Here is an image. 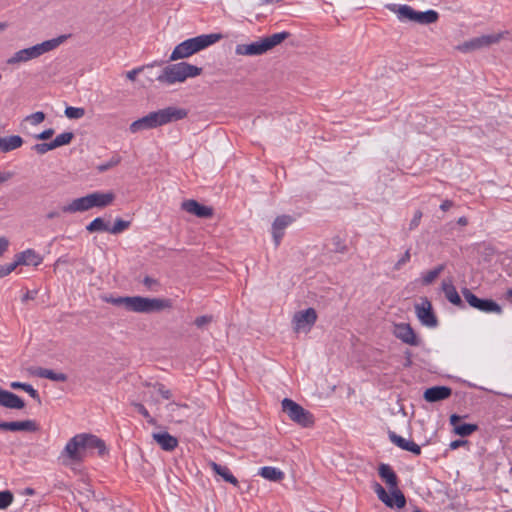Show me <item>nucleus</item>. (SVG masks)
Instances as JSON below:
<instances>
[{
    "label": "nucleus",
    "mask_w": 512,
    "mask_h": 512,
    "mask_svg": "<svg viewBox=\"0 0 512 512\" xmlns=\"http://www.w3.org/2000/svg\"><path fill=\"white\" fill-rule=\"evenodd\" d=\"M97 450L100 456L107 452L105 442L99 437L81 433L72 437L65 446L67 456L74 461H81L88 452Z\"/></svg>",
    "instance_id": "1"
},
{
    "label": "nucleus",
    "mask_w": 512,
    "mask_h": 512,
    "mask_svg": "<svg viewBox=\"0 0 512 512\" xmlns=\"http://www.w3.org/2000/svg\"><path fill=\"white\" fill-rule=\"evenodd\" d=\"M115 306H123L127 311L136 313H154L160 312L166 308L171 307V302L168 299L160 298H147L142 296H125V297H111L106 300Z\"/></svg>",
    "instance_id": "2"
},
{
    "label": "nucleus",
    "mask_w": 512,
    "mask_h": 512,
    "mask_svg": "<svg viewBox=\"0 0 512 512\" xmlns=\"http://www.w3.org/2000/svg\"><path fill=\"white\" fill-rule=\"evenodd\" d=\"M223 38L220 33L202 34L193 38H189L178 44L170 55L171 61L187 58Z\"/></svg>",
    "instance_id": "3"
},
{
    "label": "nucleus",
    "mask_w": 512,
    "mask_h": 512,
    "mask_svg": "<svg viewBox=\"0 0 512 512\" xmlns=\"http://www.w3.org/2000/svg\"><path fill=\"white\" fill-rule=\"evenodd\" d=\"M202 73V68L187 62H179L166 66L161 74L156 77L160 83L172 85L177 82H184L187 78L196 77Z\"/></svg>",
    "instance_id": "4"
},
{
    "label": "nucleus",
    "mask_w": 512,
    "mask_h": 512,
    "mask_svg": "<svg viewBox=\"0 0 512 512\" xmlns=\"http://www.w3.org/2000/svg\"><path fill=\"white\" fill-rule=\"evenodd\" d=\"M66 39L65 35L53 38L50 40L43 41L42 43L34 46L21 49L15 52L8 60L7 64L15 65L21 62H27L29 60L40 57L41 55L50 52L57 48Z\"/></svg>",
    "instance_id": "5"
},
{
    "label": "nucleus",
    "mask_w": 512,
    "mask_h": 512,
    "mask_svg": "<svg viewBox=\"0 0 512 512\" xmlns=\"http://www.w3.org/2000/svg\"><path fill=\"white\" fill-rule=\"evenodd\" d=\"M387 7L390 11L397 14L398 19L401 21L406 19L419 24H432L435 23L439 18V14L435 10L419 12L406 4H389Z\"/></svg>",
    "instance_id": "6"
},
{
    "label": "nucleus",
    "mask_w": 512,
    "mask_h": 512,
    "mask_svg": "<svg viewBox=\"0 0 512 512\" xmlns=\"http://www.w3.org/2000/svg\"><path fill=\"white\" fill-rule=\"evenodd\" d=\"M282 410L287 416L298 425L308 428L314 424V416L301 405L289 398L282 400Z\"/></svg>",
    "instance_id": "7"
},
{
    "label": "nucleus",
    "mask_w": 512,
    "mask_h": 512,
    "mask_svg": "<svg viewBox=\"0 0 512 512\" xmlns=\"http://www.w3.org/2000/svg\"><path fill=\"white\" fill-rule=\"evenodd\" d=\"M154 128L182 120L187 117L188 112L184 108L168 106L166 108L149 113Z\"/></svg>",
    "instance_id": "8"
},
{
    "label": "nucleus",
    "mask_w": 512,
    "mask_h": 512,
    "mask_svg": "<svg viewBox=\"0 0 512 512\" xmlns=\"http://www.w3.org/2000/svg\"><path fill=\"white\" fill-rule=\"evenodd\" d=\"M461 293L466 302L474 309H477L483 313H495L502 314V307L492 299H483L476 296L470 289L462 288Z\"/></svg>",
    "instance_id": "9"
},
{
    "label": "nucleus",
    "mask_w": 512,
    "mask_h": 512,
    "mask_svg": "<svg viewBox=\"0 0 512 512\" xmlns=\"http://www.w3.org/2000/svg\"><path fill=\"white\" fill-rule=\"evenodd\" d=\"M374 491L377 494L380 501H382L387 507H397L402 509L406 505V498L400 489H390V495L386 490L379 484H374Z\"/></svg>",
    "instance_id": "10"
},
{
    "label": "nucleus",
    "mask_w": 512,
    "mask_h": 512,
    "mask_svg": "<svg viewBox=\"0 0 512 512\" xmlns=\"http://www.w3.org/2000/svg\"><path fill=\"white\" fill-rule=\"evenodd\" d=\"M503 37V33H494L488 35H481L464 42L459 49L463 52L478 50L484 47H489L498 43Z\"/></svg>",
    "instance_id": "11"
},
{
    "label": "nucleus",
    "mask_w": 512,
    "mask_h": 512,
    "mask_svg": "<svg viewBox=\"0 0 512 512\" xmlns=\"http://www.w3.org/2000/svg\"><path fill=\"white\" fill-rule=\"evenodd\" d=\"M317 320V313L314 308H307L302 311H298L293 316L294 330L296 332L305 331L308 332L315 324Z\"/></svg>",
    "instance_id": "12"
},
{
    "label": "nucleus",
    "mask_w": 512,
    "mask_h": 512,
    "mask_svg": "<svg viewBox=\"0 0 512 512\" xmlns=\"http://www.w3.org/2000/svg\"><path fill=\"white\" fill-rule=\"evenodd\" d=\"M415 312L422 325L430 328L438 325V319L433 312L432 304L427 298H424L421 304L415 306Z\"/></svg>",
    "instance_id": "13"
},
{
    "label": "nucleus",
    "mask_w": 512,
    "mask_h": 512,
    "mask_svg": "<svg viewBox=\"0 0 512 512\" xmlns=\"http://www.w3.org/2000/svg\"><path fill=\"white\" fill-rule=\"evenodd\" d=\"M393 334L397 339L410 346L421 345V339L416 335L409 323L395 324Z\"/></svg>",
    "instance_id": "14"
},
{
    "label": "nucleus",
    "mask_w": 512,
    "mask_h": 512,
    "mask_svg": "<svg viewBox=\"0 0 512 512\" xmlns=\"http://www.w3.org/2000/svg\"><path fill=\"white\" fill-rule=\"evenodd\" d=\"M181 208L187 213L195 215L199 218H211L214 214L212 207L200 204L198 201L194 199L183 201L181 204Z\"/></svg>",
    "instance_id": "15"
},
{
    "label": "nucleus",
    "mask_w": 512,
    "mask_h": 512,
    "mask_svg": "<svg viewBox=\"0 0 512 512\" xmlns=\"http://www.w3.org/2000/svg\"><path fill=\"white\" fill-rule=\"evenodd\" d=\"M452 395V389L448 386H433L424 391L423 398L429 403L448 399Z\"/></svg>",
    "instance_id": "16"
},
{
    "label": "nucleus",
    "mask_w": 512,
    "mask_h": 512,
    "mask_svg": "<svg viewBox=\"0 0 512 512\" xmlns=\"http://www.w3.org/2000/svg\"><path fill=\"white\" fill-rule=\"evenodd\" d=\"M267 52L263 39L252 42L250 44H238L235 48L237 55L259 56Z\"/></svg>",
    "instance_id": "17"
},
{
    "label": "nucleus",
    "mask_w": 512,
    "mask_h": 512,
    "mask_svg": "<svg viewBox=\"0 0 512 512\" xmlns=\"http://www.w3.org/2000/svg\"><path fill=\"white\" fill-rule=\"evenodd\" d=\"M388 436L390 441L399 448L409 451L414 455L421 454V447L414 441L407 440L393 431H389Z\"/></svg>",
    "instance_id": "18"
},
{
    "label": "nucleus",
    "mask_w": 512,
    "mask_h": 512,
    "mask_svg": "<svg viewBox=\"0 0 512 512\" xmlns=\"http://www.w3.org/2000/svg\"><path fill=\"white\" fill-rule=\"evenodd\" d=\"M0 406L9 409H23L25 407V402L15 393L0 389Z\"/></svg>",
    "instance_id": "19"
},
{
    "label": "nucleus",
    "mask_w": 512,
    "mask_h": 512,
    "mask_svg": "<svg viewBox=\"0 0 512 512\" xmlns=\"http://www.w3.org/2000/svg\"><path fill=\"white\" fill-rule=\"evenodd\" d=\"M92 209L89 194L72 200L68 205L62 207L64 213L85 212Z\"/></svg>",
    "instance_id": "20"
},
{
    "label": "nucleus",
    "mask_w": 512,
    "mask_h": 512,
    "mask_svg": "<svg viewBox=\"0 0 512 512\" xmlns=\"http://www.w3.org/2000/svg\"><path fill=\"white\" fill-rule=\"evenodd\" d=\"M92 208H104L112 204L115 199L113 192L96 191L89 194Z\"/></svg>",
    "instance_id": "21"
},
{
    "label": "nucleus",
    "mask_w": 512,
    "mask_h": 512,
    "mask_svg": "<svg viewBox=\"0 0 512 512\" xmlns=\"http://www.w3.org/2000/svg\"><path fill=\"white\" fill-rule=\"evenodd\" d=\"M378 474L380 478L387 484L389 489H399L398 477L389 464H380L378 468Z\"/></svg>",
    "instance_id": "22"
},
{
    "label": "nucleus",
    "mask_w": 512,
    "mask_h": 512,
    "mask_svg": "<svg viewBox=\"0 0 512 512\" xmlns=\"http://www.w3.org/2000/svg\"><path fill=\"white\" fill-rule=\"evenodd\" d=\"M152 438L165 451H173L178 446L177 438L168 432L153 433Z\"/></svg>",
    "instance_id": "23"
},
{
    "label": "nucleus",
    "mask_w": 512,
    "mask_h": 512,
    "mask_svg": "<svg viewBox=\"0 0 512 512\" xmlns=\"http://www.w3.org/2000/svg\"><path fill=\"white\" fill-rule=\"evenodd\" d=\"M19 265H33L38 266L42 263L43 258L36 253L33 249H27L15 255Z\"/></svg>",
    "instance_id": "24"
},
{
    "label": "nucleus",
    "mask_w": 512,
    "mask_h": 512,
    "mask_svg": "<svg viewBox=\"0 0 512 512\" xmlns=\"http://www.w3.org/2000/svg\"><path fill=\"white\" fill-rule=\"evenodd\" d=\"M442 290L445 294L446 299L450 303L459 307L460 309L465 308L464 302L462 301L460 295L458 294L455 286L453 285V283L451 281H449V282L443 281L442 282Z\"/></svg>",
    "instance_id": "25"
},
{
    "label": "nucleus",
    "mask_w": 512,
    "mask_h": 512,
    "mask_svg": "<svg viewBox=\"0 0 512 512\" xmlns=\"http://www.w3.org/2000/svg\"><path fill=\"white\" fill-rule=\"evenodd\" d=\"M39 430V425L34 420H24V421H11L8 422V430L12 432L17 431H26V432H37Z\"/></svg>",
    "instance_id": "26"
},
{
    "label": "nucleus",
    "mask_w": 512,
    "mask_h": 512,
    "mask_svg": "<svg viewBox=\"0 0 512 512\" xmlns=\"http://www.w3.org/2000/svg\"><path fill=\"white\" fill-rule=\"evenodd\" d=\"M23 139L19 135H12L9 137L0 136V152L7 153L21 147Z\"/></svg>",
    "instance_id": "27"
},
{
    "label": "nucleus",
    "mask_w": 512,
    "mask_h": 512,
    "mask_svg": "<svg viewBox=\"0 0 512 512\" xmlns=\"http://www.w3.org/2000/svg\"><path fill=\"white\" fill-rule=\"evenodd\" d=\"M33 374L39 378H45L55 382H66L68 379V376L65 373L55 372L51 369L42 367L37 368Z\"/></svg>",
    "instance_id": "28"
},
{
    "label": "nucleus",
    "mask_w": 512,
    "mask_h": 512,
    "mask_svg": "<svg viewBox=\"0 0 512 512\" xmlns=\"http://www.w3.org/2000/svg\"><path fill=\"white\" fill-rule=\"evenodd\" d=\"M211 467L217 475L223 478L224 481L234 486L238 485L239 482L237 478L231 473L230 469L227 466L217 464L216 462H212Z\"/></svg>",
    "instance_id": "29"
},
{
    "label": "nucleus",
    "mask_w": 512,
    "mask_h": 512,
    "mask_svg": "<svg viewBox=\"0 0 512 512\" xmlns=\"http://www.w3.org/2000/svg\"><path fill=\"white\" fill-rule=\"evenodd\" d=\"M259 475L267 480L274 482L283 480L285 476L284 472H282L280 469L271 466H264L260 468Z\"/></svg>",
    "instance_id": "30"
},
{
    "label": "nucleus",
    "mask_w": 512,
    "mask_h": 512,
    "mask_svg": "<svg viewBox=\"0 0 512 512\" xmlns=\"http://www.w3.org/2000/svg\"><path fill=\"white\" fill-rule=\"evenodd\" d=\"M149 129H155L149 114L133 121L129 126V130L131 133H137Z\"/></svg>",
    "instance_id": "31"
},
{
    "label": "nucleus",
    "mask_w": 512,
    "mask_h": 512,
    "mask_svg": "<svg viewBox=\"0 0 512 512\" xmlns=\"http://www.w3.org/2000/svg\"><path fill=\"white\" fill-rule=\"evenodd\" d=\"M290 35L291 34L289 32L283 31V32H280V33H275L273 35L267 36V37L262 38V39H263V42H264V44L266 46L267 51H269L272 48H274L275 46H277L280 43H282L284 40L288 39L290 37Z\"/></svg>",
    "instance_id": "32"
},
{
    "label": "nucleus",
    "mask_w": 512,
    "mask_h": 512,
    "mask_svg": "<svg viewBox=\"0 0 512 512\" xmlns=\"http://www.w3.org/2000/svg\"><path fill=\"white\" fill-rule=\"evenodd\" d=\"M10 387L12 389H21L22 391L27 392L34 400H36L39 404H41V398L36 389L33 388L32 385L28 383H22L18 381H14L10 383Z\"/></svg>",
    "instance_id": "33"
},
{
    "label": "nucleus",
    "mask_w": 512,
    "mask_h": 512,
    "mask_svg": "<svg viewBox=\"0 0 512 512\" xmlns=\"http://www.w3.org/2000/svg\"><path fill=\"white\" fill-rule=\"evenodd\" d=\"M86 230L90 233L109 232V224L103 218L97 217L86 226Z\"/></svg>",
    "instance_id": "34"
},
{
    "label": "nucleus",
    "mask_w": 512,
    "mask_h": 512,
    "mask_svg": "<svg viewBox=\"0 0 512 512\" xmlns=\"http://www.w3.org/2000/svg\"><path fill=\"white\" fill-rule=\"evenodd\" d=\"M477 430V424L462 423L459 426H456V428L453 429V432L461 437H467L476 432Z\"/></svg>",
    "instance_id": "35"
},
{
    "label": "nucleus",
    "mask_w": 512,
    "mask_h": 512,
    "mask_svg": "<svg viewBox=\"0 0 512 512\" xmlns=\"http://www.w3.org/2000/svg\"><path fill=\"white\" fill-rule=\"evenodd\" d=\"M445 266L443 264H440L433 268L432 270H429L427 273H425L422 277V283L423 285H430L434 282V280L441 274V272L444 270Z\"/></svg>",
    "instance_id": "36"
},
{
    "label": "nucleus",
    "mask_w": 512,
    "mask_h": 512,
    "mask_svg": "<svg viewBox=\"0 0 512 512\" xmlns=\"http://www.w3.org/2000/svg\"><path fill=\"white\" fill-rule=\"evenodd\" d=\"M73 138L74 134L72 132H63L57 135L51 142L54 146V149H56L58 147L70 144Z\"/></svg>",
    "instance_id": "37"
},
{
    "label": "nucleus",
    "mask_w": 512,
    "mask_h": 512,
    "mask_svg": "<svg viewBox=\"0 0 512 512\" xmlns=\"http://www.w3.org/2000/svg\"><path fill=\"white\" fill-rule=\"evenodd\" d=\"M131 225L130 221L123 220L121 218H117L114 222V225L112 227L109 226V233L111 234H120L126 229H128Z\"/></svg>",
    "instance_id": "38"
},
{
    "label": "nucleus",
    "mask_w": 512,
    "mask_h": 512,
    "mask_svg": "<svg viewBox=\"0 0 512 512\" xmlns=\"http://www.w3.org/2000/svg\"><path fill=\"white\" fill-rule=\"evenodd\" d=\"M293 221V218L289 215H281L276 217L272 224V228L278 229V230H285V228L291 224Z\"/></svg>",
    "instance_id": "39"
},
{
    "label": "nucleus",
    "mask_w": 512,
    "mask_h": 512,
    "mask_svg": "<svg viewBox=\"0 0 512 512\" xmlns=\"http://www.w3.org/2000/svg\"><path fill=\"white\" fill-rule=\"evenodd\" d=\"M65 116L69 119H80L85 115V109L81 107H66Z\"/></svg>",
    "instance_id": "40"
},
{
    "label": "nucleus",
    "mask_w": 512,
    "mask_h": 512,
    "mask_svg": "<svg viewBox=\"0 0 512 512\" xmlns=\"http://www.w3.org/2000/svg\"><path fill=\"white\" fill-rule=\"evenodd\" d=\"M13 493L9 490L0 491V509H7L13 502Z\"/></svg>",
    "instance_id": "41"
},
{
    "label": "nucleus",
    "mask_w": 512,
    "mask_h": 512,
    "mask_svg": "<svg viewBox=\"0 0 512 512\" xmlns=\"http://www.w3.org/2000/svg\"><path fill=\"white\" fill-rule=\"evenodd\" d=\"M332 251L335 253H345L347 251V246L344 240L340 236H334L332 238Z\"/></svg>",
    "instance_id": "42"
},
{
    "label": "nucleus",
    "mask_w": 512,
    "mask_h": 512,
    "mask_svg": "<svg viewBox=\"0 0 512 512\" xmlns=\"http://www.w3.org/2000/svg\"><path fill=\"white\" fill-rule=\"evenodd\" d=\"M132 405L136 408V410L147 420V422L151 425H156V420L150 415L145 406L138 402H133Z\"/></svg>",
    "instance_id": "43"
},
{
    "label": "nucleus",
    "mask_w": 512,
    "mask_h": 512,
    "mask_svg": "<svg viewBox=\"0 0 512 512\" xmlns=\"http://www.w3.org/2000/svg\"><path fill=\"white\" fill-rule=\"evenodd\" d=\"M120 161H121V158L119 156L115 155V156L111 157V159L109 161L99 164L97 166V170H98V172H101V173L105 172V171L117 166L120 163Z\"/></svg>",
    "instance_id": "44"
},
{
    "label": "nucleus",
    "mask_w": 512,
    "mask_h": 512,
    "mask_svg": "<svg viewBox=\"0 0 512 512\" xmlns=\"http://www.w3.org/2000/svg\"><path fill=\"white\" fill-rule=\"evenodd\" d=\"M19 266L16 259L13 262L0 265V278H3L13 272Z\"/></svg>",
    "instance_id": "45"
},
{
    "label": "nucleus",
    "mask_w": 512,
    "mask_h": 512,
    "mask_svg": "<svg viewBox=\"0 0 512 512\" xmlns=\"http://www.w3.org/2000/svg\"><path fill=\"white\" fill-rule=\"evenodd\" d=\"M32 150H34L36 153H38L40 155H43V154L47 153L48 151L54 150V146H53L52 142L38 143L32 147Z\"/></svg>",
    "instance_id": "46"
},
{
    "label": "nucleus",
    "mask_w": 512,
    "mask_h": 512,
    "mask_svg": "<svg viewBox=\"0 0 512 512\" xmlns=\"http://www.w3.org/2000/svg\"><path fill=\"white\" fill-rule=\"evenodd\" d=\"M158 64L157 62H154L152 64H149V65H146V66H142V67H138V68H135V69H132L130 71L127 72L126 74V77L130 80V81H135L136 80V77L137 75L144 69L146 68H151L153 67L154 65Z\"/></svg>",
    "instance_id": "47"
},
{
    "label": "nucleus",
    "mask_w": 512,
    "mask_h": 512,
    "mask_svg": "<svg viewBox=\"0 0 512 512\" xmlns=\"http://www.w3.org/2000/svg\"><path fill=\"white\" fill-rule=\"evenodd\" d=\"M45 119V114L42 111H37L29 116H27L26 120H28L32 125H38L43 122Z\"/></svg>",
    "instance_id": "48"
},
{
    "label": "nucleus",
    "mask_w": 512,
    "mask_h": 512,
    "mask_svg": "<svg viewBox=\"0 0 512 512\" xmlns=\"http://www.w3.org/2000/svg\"><path fill=\"white\" fill-rule=\"evenodd\" d=\"M410 249H407L400 259L395 263L394 270H400L406 263L410 261Z\"/></svg>",
    "instance_id": "49"
},
{
    "label": "nucleus",
    "mask_w": 512,
    "mask_h": 512,
    "mask_svg": "<svg viewBox=\"0 0 512 512\" xmlns=\"http://www.w3.org/2000/svg\"><path fill=\"white\" fill-rule=\"evenodd\" d=\"M421 218H422V212L420 210L415 211L414 216L409 224V230L416 229L420 224Z\"/></svg>",
    "instance_id": "50"
},
{
    "label": "nucleus",
    "mask_w": 512,
    "mask_h": 512,
    "mask_svg": "<svg viewBox=\"0 0 512 512\" xmlns=\"http://www.w3.org/2000/svg\"><path fill=\"white\" fill-rule=\"evenodd\" d=\"M143 284L147 289L156 291V286L159 285L158 281L150 276H145L143 279Z\"/></svg>",
    "instance_id": "51"
},
{
    "label": "nucleus",
    "mask_w": 512,
    "mask_h": 512,
    "mask_svg": "<svg viewBox=\"0 0 512 512\" xmlns=\"http://www.w3.org/2000/svg\"><path fill=\"white\" fill-rule=\"evenodd\" d=\"M211 321H212L211 316L203 315V316L197 317L194 321V324L198 328H203L206 324L210 323Z\"/></svg>",
    "instance_id": "52"
},
{
    "label": "nucleus",
    "mask_w": 512,
    "mask_h": 512,
    "mask_svg": "<svg viewBox=\"0 0 512 512\" xmlns=\"http://www.w3.org/2000/svg\"><path fill=\"white\" fill-rule=\"evenodd\" d=\"M54 135V129L48 128L43 130L41 133L36 134L34 137L38 140H48Z\"/></svg>",
    "instance_id": "53"
},
{
    "label": "nucleus",
    "mask_w": 512,
    "mask_h": 512,
    "mask_svg": "<svg viewBox=\"0 0 512 512\" xmlns=\"http://www.w3.org/2000/svg\"><path fill=\"white\" fill-rule=\"evenodd\" d=\"M157 388H158V392L159 394L164 398V399H170L172 397V393L169 389H166V387L161 384V383H157L155 385Z\"/></svg>",
    "instance_id": "54"
},
{
    "label": "nucleus",
    "mask_w": 512,
    "mask_h": 512,
    "mask_svg": "<svg viewBox=\"0 0 512 512\" xmlns=\"http://www.w3.org/2000/svg\"><path fill=\"white\" fill-rule=\"evenodd\" d=\"M272 235L275 242V245L278 246L280 244V241L284 235V230H278L275 228H272Z\"/></svg>",
    "instance_id": "55"
},
{
    "label": "nucleus",
    "mask_w": 512,
    "mask_h": 512,
    "mask_svg": "<svg viewBox=\"0 0 512 512\" xmlns=\"http://www.w3.org/2000/svg\"><path fill=\"white\" fill-rule=\"evenodd\" d=\"M468 443H469L468 440L457 439V440L452 441L449 444V448L451 450H456V449H458L461 446L468 445Z\"/></svg>",
    "instance_id": "56"
},
{
    "label": "nucleus",
    "mask_w": 512,
    "mask_h": 512,
    "mask_svg": "<svg viewBox=\"0 0 512 512\" xmlns=\"http://www.w3.org/2000/svg\"><path fill=\"white\" fill-rule=\"evenodd\" d=\"M9 241L6 237H0V257L7 251Z\"/></svg>",
    "instance_id": "57"
},
{
    "label": "nucleus",
    "mask_w": 512,
    "mask_h": 512,
    "mask_svg": "<svg viewBox=\"0 0 512 512\" xmlns=\"http://www.w3.org/2000/svg\"><path fill=\"white\" fill-rule=\"evenodd\" d=\"M14 176L13 172L10 171H0V184L10 180Z\"/></svg>",
    "instance_id": "58"
},
{
    "label": "nucleus",
    "mask_w": 512,
    "mask_h": 512,
    "mask_svg": "<svg viewBox=\"0 0 512 512\" xmlns=\"http://www.w3.org/2000/svg\"><path fill=\"white\" fill-rule=\"evenodd\" d=\"M462 417L458 414H452L449 418V422L450 424L453 426V429L456 428V426H459L460 425V421H461Z\"/></svg>",
    "instance_id": "59"
},
{
    "label": "nucleus",
    "mask_w": 512,
    "mask_h": 512,
    "mask_svg": "<svg viewBox=\"0 0 512 512\" xmlns=\"http://www.w3.org/2000/svg\"><path fill=\"white\" fill-rule=\"evenodd\" d=\"M37 295V291H26V293L23 295L22 297V302L25 303L27 302L28 300H33L35 299Z\"/></svg>",
    "instance_id": "60"
},
{
    "label": "nucleus",
    "mask_w": 512,
    "mask_h": 512,
    "mask_svg": "<svg viewBox=\"0 0 512 512\" xmlns=\"http://www.w3.org/2000/svg\"><path fill=\"white\" fill-rule=\"evenodd\" d=\"M404 367H410L412 365V353L409 350L405 351V362Z\"/></svg>",
    "instance_id": "61"
},
{
    "label": "nucleus",
    "mask_w": 512,
    "mask_h": 512,
    "mask_svg": "<svg viewBox=\"0 0 512 512\" xmlns=\"http://www.w3.org/2000/svg\"><path fill=\"white\" fill-rule=\"evenodd\" d=\"M453 206V202L450 201V200H444L441 205H440V209L442 211H448L451 207Z\"/></svg>",
    "instance_id": "62"
},
{
    "label": "nucleus",
    "mask_w": 512,
    "mask_h": 512,
    "mask_svg": "<svg viewBox=\"0 0 512 512\" xmlns=\"http://www.w3.org/2000/svg\"><path fill=\"white\" fill-rule=\"evenodd\" d=\"M180 407H187V405H179L176 402H171L167 405V409L170 411H174L176 408H180Z\"/></svg>",
    "instance_id": "63"
},
{
    "label": "nucleus",
    "mask_w": 512,
    "mask_h": 512,
    "mask_svg": "<svg viewBox=\"0 0 512 512\" xmlns=\"http://www.w3.org/2000/svg\"><path fill=\"white\" fill-rule=\"evenodd\" d=\"M457 223L461 226H466L468 224V219L462 216L457 220Z\"/></svg>",
    "instance_id": "64"
}]
</instances>
